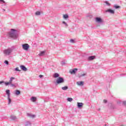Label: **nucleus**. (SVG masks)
<instances>
[{
  "instance_id": "17",
  "label": "nucleus",
  "mask_w": 126,
  "mask_h": 126,
  "mask_svg": "<svg viewBox=\"0 0 126 126\" xmlns=\"http://www.w3.org/2000/svg\"><path fill=\"white\" fill-rule=\"evenodd\" d=\"M53 76L55 78H57V77H60V74L58 73H55L54 74Z\"/></svg>"
},
{
  "instance_id": "6",
  "label": "nucleus",
  "mask_w": 126,
  "mask_h": 126,
  "mask_svg": "<svg viewBox=\"0 0 126 126\" xmlns=\"http://www.w3.org/2000/svg\"><path fill=\"white\" fill-rule=\"evenodd\" d=\"M95 21L97 23H103V22H104V21H103V20L102 19V18H101L100 17H96Z\"/></svg>"
},
{
  "instance_id": "16",
  "label": "nucleus",
  "mask_w": 126,
  "mask_h": 126,
  "mask_svg": "<svg viewBox=\"0 0 126 126\" xmlns=\"http://www.w3.org/2000/svg\"><path fill=\"white\" fill-rule=\"evenodd\" d=\"M31 100L32 102H36L37 98H36V97L32 96L31 97Z\"/></svg>"
},
{
  "instance_id": "32",
  "label": "nucleus",
  "mask_w": 126,
  "mask_h": 126,
  "mask_svg": "<svg viewBox=\"0 0 126 126\" xmlns=\"http://www.w3.org/2000/svg\"><path fill=\"white\" fill-rule=\"evenodd\" d=\"M41 14V12L40 11H37L35 12V15H40Z\"/></svg>"
},
{
  "instance_id": "38",
  "label": "nucleus",
  "mask_w": 126,
  "mask_h": 126,
  "mask_svg": "<svg viewBox=\"0 0 126 126\" xmlns=\"http://www.w3.org/2000/svg\"><path fill=\"white\" fill-rule=\"evenodd\" d=\"M107 100L104 99V100H103V103H104L105 104H106V103H107Z\"/></svg>"
},
{
  "instance_id": "20",
  "label": "nucleus",
  "mask_w": 126,
  "mask_h": 126,
  "mask_svg": "<svg viewBox=\"0 0 126 126\" xmlns=\"http://www.w3.org/2000/svg\"><path fill=\"white\" fill-rule=\"evenodd\" d=\"M20 93H21L20 91L17 90L15 91V95H20Z\"/></svg>"
},
{
  "instance_id": "41",
  "label": "nucleus",
  "mask_w": 126,
  "mask_h": 126,
  "mask_svg": "<svg viewBox=\"0 0 126 126\" xmlns=\"http://www.w3.org/2000/svg\"><path fill=\"white\" fill-rule=\"evenodd\" d=\"M3 11H5V9H3Z\"/></svg>"
},
{
  "instance_id": "29",
  "label": "nucleus",
  "mask_w": 126,
  "mask_h": 126,
  "mask_svg": "<svg viewBox=\"0 0 126 126\" xmlns=\"http://www.w3.org/2000/svg\"><path fill=\"white\" fill-rule=\"evenodd\" d=\"M104 3H106V4L108 6H110L111 5V4L109 3L107 1H105Z\"/></svg>"
},
{
  "instance_id": "10",
  "label": "nucleus",
  "mask_w": 126,
  "mask_h": 126,
  "mask_svg": "<svg viewBox=\"0 0 126 126\" xmlns=\"http://www.w3.org/2000/svg\"><path fill=\"white\" fill-rule=\"evenodd\" d=\"M77 107L78 109H80V108H82L83 106V103L82 102H77Z\"/></svg>"
},
{
  "instance_id": "19",
  "label": "nucleus",
  "mask_w": 126,
  "mask_h": 126,
  "mask_svg": "<svg viewBox=\"0 0 126 126\" xmlns=\"http://www.w3.org/2000/svg\"><path fill=\"white\" fill-rule=\"evenodd\" d=\"M45 53H46V52L45 51H41L39 53V56H44V55H45Z\"/></svg>"
},
{
  "instance_id": "33",
  "label": "nucleus",
  "mask_w": 126,
  "mask_h": 126,
  "mask_svg": "<svg viewBox=\"0 0 126 126\" xmlns=\"http://www.w3.org/2000/svg\"><path fill=\"white\" fill-rule=\"evenodd\" d=\"M4 63H5V64H7V65H8V61L5 60Z\"/></svg>"
},
{
  "instance_id": "21",
  "label": "nucleus",
  "mask_w": 126,
  "mask_h": 126,
  "mask_svg": "<svg viewBox=\"0 0 126 126\" xmlns=\"http://www.w3.org/2000/svg\"><path fill=\"white\" fill-rule=\"evenodd\" d=\"M7 99L8 100V105H10V104L11 103V99L10 98V96L8 97Z\"/></svg>"
},
{
  "instance_id": "30",
  "label": "nucleus",
  "mask_w": 126,
  "mask_h": 126,
  "mask_svg": "<svg viewBox=\"0 0 126 126\" xmlns=\"http://www.w3.org/2000/svg\"><path fill=\"white\" fill-rule=\"evenodd\" d=\"M62 23H63V24H64V25H65V26L66 27H67V26H68V25H67V24L65 22H64V21H63V22H62Z\"/></svg>"
},
{
  "instance_id": "8",
  "label": "nucleus",
  "mask_w": 126,
  "mask_h": 126,
  "mask_svg": "<svg viewBox=\"0 0 126 126\" xmlns=\"http://www.w3.org/2000/svg\"><path fill=\"white\" fill-rule=\"evenodd\" d=\"M105 12H109L111 14H115V11L111 9H108L105 11Z\"/></svg>"
},
{
  "instance_id": "24",
  "label": "nucleus",
  "mask_w": 126,
  "mask_h": 126,
  "mask_svg": "<svg viewBox=\"0 0 126 126\" xmlns=\"http://www.w3.org/2000/svg\"><path fill=\"white\" fill-rule=\"evenodd\" d=\"M63 17L64 19H67V18H68V15L67 14L63 15Z\"/></svg>"
},
{
  "instance_id": "7",
  "label": "nucleus",
  "mask_w": 126,
  "mask_h": 126,
  "mask_svg": "<svg viewBox=\"0 0 126 126\" xmlns=\"http://www.w3.org/2000/svg\"><path fill=\"white\" fill-rule=\"evenodd\" d=\"M77 70H78V69L74 68L73 69L70 70L69 72L71 74H75V73H76Z\"/></svg>"
},
{
  "instance_id": "14",
  "label": "nucleus",
  "mask_w": 126,
  "mask_h": 126,
  "mask_svg": "<svg viewBox=\"0 0 126 126\" xmlns=\"http://www.w3.org/2000/svg\"><path fill=\"white\" fill-rule=\"evenodd\" d=\"M5 92H6V94L7 95V97H10V90H6Z\"/></svg>"
},
{
  "instance_id": "13",
  "label": "nucleus",
  "mask_w": 126,
  "mask_h": 126,
  "mask_svg": "<svg viewBox=\"0 0 126 126\" xmlns=\"http://www.w3.org/2000/svg\"><path fill=\"white\" fill-rule=\"evenodd\" d=\"M95 59V56H89L88 58V61H93Z\"/></svg>"
},
{
  "instance_id": "23",
  "label": "nucleus",
  "mask_w": 126,
  "mask_h": 126,
  "mask_svg": "<svg viewBox=\"0 0 126 126\" xmlns=\"http://www.w3.org/2000/svg\"><path fill=\"white\" fill-rule=\"evenodd\" d=\"M10 119H11V120H12L13 121H14L15 120H16V116H11Z\"/></svg>"
},
{
  "instance_id": "4",
  "label": "nucleus",
  "mask_w": 126,
  "mask_h": 126,
  "mask_svg": "<svg viewBox=\"0 0 126 126\" xmlns=\"http://www.w3.org/2000/svg\"><path fill=\"white\" fill-rule=\"evenodd\" d=\"M14 79H15V78L13 77L10 78V80L9 82H5L4 83L5 86H8V85H9L10 84H11V83H12V82L13 81V80H14Z\"/></svg>"
},
{
  "instance_id": "39",
  "label": "nucleus",
  "mask_w": 126,
  "mask_h": 126,
  "mask_svg": "<svg viewBox=\"0 0 126 126\" xmlns=\"http://www.w3.org/2000/svg\"><path fill=\"white\" fill-rule=\"evenodd\" d=\"M0 1L1 2H3V3H5V1H4V0H0Z\"/></svg>"
},
{
  "instance_id": "40",
  "label": "nucleus",
  "mask_w": 126,
  "mask_h": 126,
  "mask_svg": "<svg viewBox=\"0 0 126 126\" xmlns=\"http://www.w3.org/2000/svg\"><path fill=\"white\" fill-rule=\"evenodd\" d=\"M125 75V74H122L121 75H120L121 76H124Z\"/></svg>"
},
{
  "instance_id": "1",
  "label": "nucleus",
  "mask_w": 126,
  "mask_h": 126,
  "mask_svg": "<svg viewBox=\"0 0 126 126\" xmlns=\"http://www.w3.org/2000/svg\"><path fill=\"white\" fill-rule=\"evenodd\" d=\"M17 30L12 29H11V32H9L8 35L9 37L12 38L15 40H16L18 38V33H17Z\"/></svg>"
},
{
  "instance_id": "28",
  "label": "nucleus",
  "mask_w": 126,
  "mask_h": 126,
  "mask_svg": "<svg viewBox=\"0 0 126 126\" xmlns=\"http://www.w3.org/2000/svg\"><path fill=\"white\" fill-rule=\"evenodd\" d=\"M61 64H62V65H64V64H65V61L63 60V61L61 62Z\"/></svg>"
},
{
  "instance_id": "2",
  "label": "nucleus",
  "mask_w": 126,
  "mask_h": 126,
  "mask_svg": "<svg viewBox=\"0 0 126 126\" xmlns=\"http://www.w3.org/2000/svg\"><path fill=\"white\" fill-rule=\"evenodd\" d=\"M13 51V49H12V48H9L4 50L3 51V53L6 56H9L12 53Z\"/></svg>"
},
{
  "instance_id": "18",
  "label": "nucleus",
  "mask_w": 126,
  "mask_h": 126,
  "mask_svg": "<svg viewBox=\"0 0 126 126\" xmlns=\"http://www.w3.org/2000/svg\"><path fill=\"white\" fill-rule=\"evenodd\" d=\"M9 85H10L11 86H12V87H14V88H15V87H16V86H17L18 84L17 83L13 84L12 83L11 84H10Z\"/></svg>"
},
{
  "instance_id": "11",
  "label": "nucleus",
  "mask_w": 126,
  "mask_h": 126,
  "mask_svg": "<svg viewBox=\"0 0 126 126\" xmlns=\"http://www.w3.org/2000/svg\"><path fill=\"white\" fill-rule=\"evenodd\" d=\"M77 84L79 85V86H83L84 85V82L83 81L77 82Z\"/></svg>"
},
{
  "instance_id": "15",
  "label": "nucleus",
  "mask_w": 126,
  "mask_h": 126,
  "mask_svg": "<svg viewBox=\"0 0 126 126\" xmlns=\"http://www.w3.org/2000/svg\"><path fill=\"white\" fill-rule=\"evenodd\" d=\"M32 125V123H31V122L30 121H27L26 122V124L25 125V126H31Z\"/></svg>"
},
{
  "instance_id": "5",
  "label": "nucleus",
  "mask_w": 126,
  "mask_h": 126,
  "mask_svg": "<svg viewBox=\"0 0 126 126\" xmlns=\"http://www.w3.org/2000/svg\"><path fill=\"white\" fill-rule=\"evenodd\" d=\"M22 47L24 50L27 51L29 49V45L27 43L24 44L22 45Z\"/></svg>"
},
{
  "instance_id": "12",
  "label": "nucleus",
  "mask_w": 126,
  "mask_h": 126,
  "mask_svg": "<svg viewBox=\"0 0 126 126\" xmlns=\"http://www.w3.org/2000/svg\"><path fill=\"white\" fill-rule=\"evenodd\" d=\"M28 117H29L30 118H32L33 119V118H35L36 117V115H32L30 113H27Z\"/></svg>"
},
{
  "instance_id": "36",
  "label": "nucleus",
  "mask_w": 126,
  "mask_h": 126,
  "mask_svg": "<svg viewBox=\"0 0 126 126\" xmlns=\"http://www.w3.org/2000/svg\"><path fill=\"white\" fill-rule=\"evenodd\" d=\"M123 103L124 106H126V101H123Z\"/></svg>"
},
{
  "instance_id": "9",
  "label": "nucleus",
  "mask_w": 126,
  "mask_h": 126,
  "mask_svg": "<svg viewBox=\"0 0 126 126\" xmlns=\"http://www.w3.org/2000/svg\"><path fill=\"white\" fill-rule=\"evenodd\" d=\"M20 67L22 69V70H23V71H27V68L24 65H21L20 66Z\"/></svg>"
},
{
  "instance_id": "22",
  "label": "nucleus",
  "mask_w": 126,
  "mask_h": 126,
  "mask_svg": "<svg viewBox=\"0 0 126 126\" xmlns=\"http://www.w3.org/2000/svg\"><path fill=\"white\" fill-rule=\"evenodd\" d=\"M62 90H63L64 91H65V90H67L68 89V87L65 86L64 87L62 88Z\"/></svg>"
},
{
  "instance_id": "25",
  "label": "nucleus",
  "mask_w": 126,
  "mask_h": 126,
  "mask_svg": "<svg viewBox=\"0 0 126 126\" xmlns=\"http://www.w3.org/2000/svg\"><path fill=\"white\" fill-rule=\"evenodd\" d=\"M114 7H115L116 9H119L121 8V6L115 5L114 6Z\"/></svg>"
},
{
  "instance_id": "34",
  "label": "nucleus",
  "mask_w": 126,
  "mask_h": 126,
  "mask_svg": "<svg viewBox=\"0 0 126 126\" xmlns=\"http://www.w3.org/2000/svg\"><path fill=\"white\" fill-rule=\"evenodd\" d=\"M70 42H71V43H74V40L71 39L70 40Z\"/></svg>"
},
{
  "instance_id": "35",
  "label": "nucleus",
  "mask_w": 126,
  "mask_h": 126,
  "mask_svg": "<svg viewBox=\"0 0 126 126\" xmlns=\"http://www.w3.org/2000/svg\"><path fill=\"white\" fill-rule=\"evenodd\" d=\"M5 82H4V81H0V84H2V83H5Z\"/></svg>"
},
{
  "instance_id": "3",
  "label": "nucleus",
  "mask_w": 126,
  "mask_h": 126,
  "mask_svg": "<svg viewBox=\"0 0 126 126\" xmlns=\"http://www.w3.org/2000/svg\"><path fill=\"white\" fill-rule=\"evenodd\" d=\"M63 82H64V79L62 77H59L55 82V84L56 85H58V84L63 83Z\"/></svg>"
},
{
  "instance_id": "37",
  "label": "nucleus",
  "mask_w": 126,
  "mask_h": 126,
  "mask_svg": "<svg viewBox=\"0 0 126 126\" xmlns=\"http://www.w3.org/2000/svg\"><path fill=\"white\" fill-rule=\"evenodd\" d=\"M39 77H40V78H42V77H44V76L43 75H40Z\"/></svg>"
},
{
  "instance_id": "26",
  "label": "nucleus",
  "mask_w": 126,
  "mask_h": 126,
  "mask_svg": "<svg viewBox=\"0 0 126 126\" xmlns=\"http://www.w3.org/2000/svg\"><path fill=\"white\" fill-rule=\"evenodd\" d=\"M85 75H86V73L82 74L79 76V78H81V77H83V76H85Z\"/></svg>"
},
{
  "instance_id": "31",
  "label": "nucleus",
  "mask_w": 126,
  "mask_h": 126,
  "mask_svg": "<svg viewBox=\"0 0 126 126\" xmlns=\"http://www.w3.org/2000/svg\"><path fill=\"white\" fill-rule=\"evenodd\" d=\"M15 70L16 71H19V72L21 71V70H19V68L18 67H17L16 68H15Z\"/></svg>"
},
{
  "instance_id": "27",
  "label": "nucleus",
  "mask_w": 126,
  "mask_h": 126,
  "mask_svg": "<svg viewBox=\"0 0 126 126\" xmlns=\"http://www.w3.org/2000/svg\"><path fill=\"white\" fill-rule=\"evenodd\" d=\"M72 100H73V99L71 97H68V98H67V100L68 102H71V101H72Z\"/></svg>"
}]
</instances>
